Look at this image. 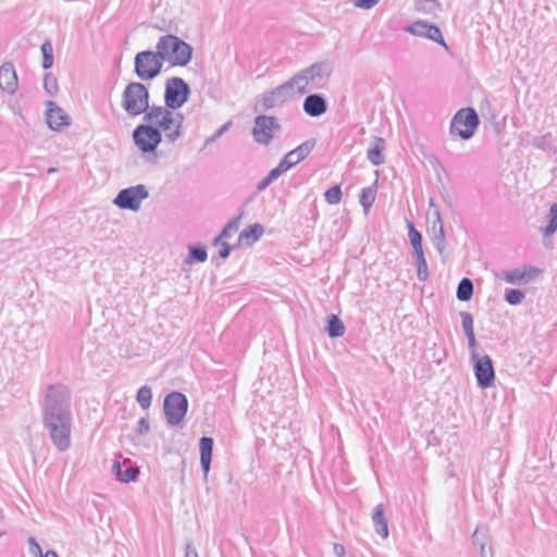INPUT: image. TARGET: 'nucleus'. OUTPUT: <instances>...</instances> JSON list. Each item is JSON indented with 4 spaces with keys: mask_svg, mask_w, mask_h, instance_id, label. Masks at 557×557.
Segmentation results:
<instances>
[{
    "mask_svg": "<svg viewBox=\"0 0 557 557\" xmlns=\"http://www.w3.org/2000/svg\"><path fill=\"white\" fill-rule=\"evenodd\" d=\"M71 392L63 385L48 387L42 409V424L59 451L71 447L72 434Z\"/></svg>",
    "mask_w": 557,
    "mask_h": 557,
    "instance_id": "nucleus-1",
    "label": "nucleus"
},
{
    "mask_svg": "<svg viewBox=\"0 0 557 557\" xmlns=\"http://www.w3.org/2000/svg\"><path fill=\"white\" fill-rule=\"evenodd\" d=\"M145 121L160 134L165 144H174L183 135L184 115L162 106H152L145 114Z\"/></svg>",
    "mask_w": 557,
    "mask_h": 557,
    "instance_id": "nucleus-2",
    "label": "nucleus"
},
{
    "mask_svg": "<svg viewBox=\"0 0 557 557\" xmlns=\"http://www.w3.org/2000/svg\"><path fill=\"white\" fill-rule=\"evenodd\" d=\"M333 74V65L327 61L313 63L297 72L289 83L297 97L324 89Z\"/></svg>",
    "mask_w": 557,
    "mask_h": 557,
    "instance_id": "nucleus-3",
    "label": "nucleus"
},
{
    "mask_svg": "<svg viewBox=\"0 0 557 557\" xmlns=\"http://www.w3.org/2000/svg\"><path fill=\"white\" fill-rule=\"evenodd\" d=\"M164 64L170 66H186L193 58V47L175 35H164L156 45Z\"/></svg>",
    "mask_w": 557,
    "mask_h": 557,
    "instance_id": "nucleus-4",
    "label": "nucleus"
},
{
    "mask_svg": "<svg viewBox=\"0 0 557 557\" xmlns=\"http://www.w3.org/2000/svg\"><path fill=\"white\" fill-rule=\"evenodd\" d=\"M122 107L129 115L146 114L151 108L147 87L139 82L129 83L122 95Z\"/></svg>",
    "mask_w": 557,
    "mask_h": 557,
    "instance_id": "nucleus-5",
    "label": "nucleus"
},
{
    "mask_svg": "<svg viewBox=\"0 0 557 557\" xmlns=\"http://www.w3.org/2000/svg\"><path fill=\"white\" fill-rule=\"evenodd\" d=\"M428 233L431 242L443 260L446 259L447 242L444 231V224L438 206L433 198L429 200V209L426 211Z\"/></svg>",
    "mask_w": 557,
    "mask_h": 557,
    "instance_id": "nucleus-6",
    "label": "nucleus"
},
{
    "mask_svg": "<svg viewBox=\"0 0 557 557\" xmlns=\"http://www.w3.org/2000/svg\"><path fill=\"white\" fill-rule=\"evenodd\" d=\"M163 64L157 49L140 51L134 58V71L140 81H152L159 76Z\"/></svg>",
    "mask_w": 557,
    "mask_h": 557,
    "instance_id": "nucleus-7",
    "label": "nucleus"
},
{
    "mask_svg": "<svg viewBox=\"0 0 557 557\" xmlns=\"http://www.w3.org/2000/svg\"><path fill=\"white\" fill-rule=\"evenodd\" d=\"M479 123L480 120L474 109L462 108L453 116L449 134L454 137L468 140L473 136Z\"/></svg>",
    "mask_w": 557,
    "mask_h": 557,
    "instance_id": "nucleus-8",
    "label": "nucleus"
},
{
    "mask_svg": "<svg viewBox=\"0 0 557 557\" xmlns=\"http://www.w3.org/2000/svg\"><path fill=\"white\" fill-rule=\"evenodd\" d=\"M149 198V190L146 185L138 184L121 189L112 203L121 209L131 212H138L141 209L143 202Z\"/></svg>",
    "mask_w": 557,
    "mask_h": 557,
    "instance_id": "nucleus-9",
    "label": "nucleus"
},
{
    "mask_svg": "<svg viewBox=\"0 0 557 557\" xmlns=\"http://www.w3.org/2000/svg\"><path fill=\"white\" fill-rule=\"evenodd\" d=\"M190 88L181 77L169 78L165 83L164 101L165 108L177 110L188 100Z\"/></svg>",
    "mask_w": 557,
    "mask_h": 557,
    "instance_id": "nucleus-10",
    "label": "nucleus"
},
{
    "mask_svg": "<svg viewBox=\"0 0 557 557\" xmlns=\"http://www.w3.org/2000/svg\"><path fill=\"white\" fill-rule=\"evenodd\" d=\"M404 30L414 37L436 42L448 48L440 27L424 20H416L404 27Z\"/></svg>",
    "mask_w": 557,
    "mask_h": 557,
    "instance_id": "nucleus-11",
    "label": "nucleus"
},
{
    "mask_svg": "<svg viewBox=\"0 0 557 557\" xmlns=\"http://www.w3.org/2000/svg\"><path fill=\"white\" fill-rule=\"evenodd\" d=\"M135 145L143 153L154 152L158 145L163 143L160 134L146 122L138 125L133 132Z\"/></svg>",
    "mask_w": 557,
    "mask_h": 557,
    "instance_id": "nucleus-12",
    "label": "nucleus"
},
{
    "mask_svg": "<svg viewBox=\"0 0 557 557\" xmlns=\"http://www.w3.org/2000/svg\"><path fill=\"white\" fill-rule=\"evenodd\" d=\"M187 398L178 392L169 394L163 404L164 414L170 424H178L187 411Z\"/></svg>",
    "mask_w": 557,
    "mask_h": 557,
    "instance_id": "nucleus-13",
    "label": "nucleus"
},
{
    "mask_svg": "<svg viewBox=\"0 0 557 557\" xmlns=\"http://www.w3.org/2000/svg\"><path fill=\"white\" fill-rule=\"evenodd\" d=\"M280 131V125L275 117L268 115H258L255 119L252 127V137L255 141L261 145H268L275 133Z\"/></svg>",
    "mask_w": 557,
    "mask_h": 557,
    "instance_id": "nucleus-14",
    "label": "nucleus"
},
{
    "mask_svg": "<svg viewBox=\"0 0 557 557\" xmlns=\"http://www.w3.org/2000/svg\"><path fill=\"white\" fill-rule=\"evenodd\" d=\"M296 94L289 83V79L284 84L275 87L273 90L263 95L260 100V106L264 110L277 108L286 101L296 98Z\"/></svg>",
    "mask_w": 557,
    "mask_h": 557,
    "instance_id": "nucleus-15",
    "label": "nucleus"
},
{
    "mask_svg": "<svg viewBox=\"0 0 557 557\" xmlns=\"http://www.w3.org/2000/svg\"><path fill=\"white\" fill-rule=\"evenodd\" d=\"M471 360L473 362L478 385L481 388L490 387L495 379V372L491 358L486 355H481L476 358H472Z\"/></svg>",
    "mask_w": 557,
    "mask_h": 557,
    "instance_id": "nucleus-16",
    "label": "nucleus"
},
{
    "mask_svg": "<svg viewBox=\"0 0 557 557\" xmlns=\"http://www.w3.org/2000/svg\"><path fill=\"white\" fill-rule=\"evenodd\" d=\"M314 144L311 141H306L295 148L294 150L289 151L285 154V157L281 160L277 168L282 173H285L288 171L292 166L299 163L301 160H304L312 150Z\"/></svg>",
    "mask_w": 557,
    "mask_h": 557,
    "instance_id": "nucleus-17",
    "label": "nucleus"
},
{
    "mask_svg": "<svg viewBox=\"0 0 557 557\" xmlns=\"http://www.w3.org/2000/svg\"><path fill=\"white\" fill-rule=\"evenodd\" d=\"M263 233L264 227L261 224L255 223L248 225L238 233L234 247L249 248L261 238Z\"/></svg>",
    "mask_w": 557,
    "mask_h": 557,
    "instance_id": "nucleus-18",
    "label": "nucleus"
},
{
    "mask_svg": "<svg viewBox=\"0 0 557 557\" xmlns=\"http://www.w3.org/2000/svg\"><path fill=\"white\" fill-rule=\"evenodd\" d=\"M46 119L47 124L52 131H60L62 127L70 124V116L64 112L63 109L58 107L54 102L49 101L47 103Z\"/></svg>",
    "mask_w": 557,
    "mask_h": 557,
    "instance_id": "nucleus-19",
    "label": "nucleus"
},
{
    "mask_svg": "<svg viewBox=\"0 0 557 557\" xmlns=\"http://www.w3.org/2000/svg\"><path fill=\"white\" fill-rule=\"evenodd\" d=\"M0 89L12 95L17 89V76L14 66L5 62L0 66Z\"/></svg>",
    "mask_w": 557,
    "mask_h": 557,
    "instance_id": "nucleus-20",
    "label": "nucleus"
},
{
    "mask_svg": "<svg viewBox=\"0 0 557 557\" xmlns=\"http://www.w3.org/2000/svg\"><path fill=\"white\" fill-rule=\"evenodd\" d=\"M112 473L119 481L123 483H129L136 480L139 473V469L137 467L131 466L128 460H116L112 465Z\"/></svg>",
    "mask_w": 557,
    "mask_h": 557,
    "instance_id": "nucleus-21",
    "label": "nucleus"
},
{
    "mask_svg": "<svg viewBox=\"0 0 557 557\" xmlns=\"http://www.w3.org/2000/svg\"><path fill=\"white\" fill-rule=\"evenodd\" d=\"M304 111L310 116H320L327 110L325 99L318 94H309L304 100Z\"/></svg>",
    "mask_w": 557,
    "mask_h": 557,
    "instance_id": "nucleus-22",
    "label": "nucleus"
},
{
    "mask_svg": "<svg viewBox=\"0 0 557 557\" xmlns=\"http://www.w3.org/2000/svg\"><path fill=\"white\" fill-rule=\"evenodd\" d=\"M385 149V141L381 137L374 136L371 140L370 148L367 151V158L373 165H381L384 163L383 151Z\"/></svg>",
    "mask_w": 557,
    "mask_h": 557,
    "instance_id": "nucleus-23",
    "label": "nucleus"
},
{
    "mask_svg": "<svg viewBox=\"0 0 557 557\" xmlns=\"http://www.w3.org/2000/svg\"><path fill=\"white\" fill-rule=\"evenodd\" d=\"M199 446H200V465H201L205 478H207V475L210 471L212 449H213V440L211 437L203 436L200 438Z\"/></svg>",
    "mask_w": 557,
    "mask_h": 557,
    "instance_id": "nucleus-24",
    "label": "nucleus"
},
{
    "mask_svg": "<svg viewBox=\"0 0 557 557\" xmlns=\"http://www.w3.org/2000/svg\"><path fill=\"white\" fill-rule=\"evenodd\" d=\"M384 506L382 504L376 505L373 508L372 512V522L375 529V532L381 535L383 539L388 536V525L387 520L384 515Z\"/></svg>",
    "mask_w": 557,
    "mask_h": 557,
    "instance_id": "nucleus-25",
    "label": "nucleus"
},
{
    "mask_svg": "<svg viewBox=\"0 0 557 557\" xmlns=\"http://www.w3.org/2000/svg\"><path fill=\"white\" fill-rule=\"evenodd\" d=\"M414 9L422 15L436 17L442 10V4L438 0H414Z\"/></svg>",
    "mask_w": 557,
    "mask_h": 557,
    "instance_id": "nucleus-26",
    "label": "nucleus"
},
{
    "mask_svg": "<svg viewBox=\"0 0 557 557\" xmlns=\"http://www.w3.org/2000/svg\"><path fill=\"white\" fill-rule=\"evenodd\" d=\"M208 253L205 247L190 245L188 246V253L184 259V264L191 265L194 262H206Z\"/></svg>",
    "mask_w": 557,
    "mask_h": 557,
    "instance_id": "nucleus-27",
    "label": "nucleus"
},
{
    "mask_svg": "<svg viewBox=\"0 0 557 557\" xmlns=\"http://www.w3.org/2000/svg\"><path fill=\"white\" fill-rule=\"evenodd\" d=\"M376 198V188L374 186L366 187L361 190L359 196V202L363 208L366 215L369 214L371 207L373 206Z\"/></svg>",
    "mask_w": 557,
    "mask_h": 557,
    "instance_id": "nucleus-28",
    "label": "nucleus"
},
{
    "mask_svg": "<svg viewBox=\"0 0 557 557\" xmlns=\"http://www.w3.org/2000/svg\"><path fill=\"white\" fill-rule=\"evenodd\" d=\"M408 236L413 249L414 257L424 256L421 233L417 231L411 223L408 224Z\"/></svg>",
    "mask_w": 557,
    "mask_h": 557,
    "instance_id": "nucleus-29",
    "label": "nucleus"
},
{
    "mask_svg": "<svg viewBox=\"0 0 557 557\" xmlns=\"http://www.w3.org/2000/svg\"><path fill=\"white\" fill-rule=\"evenodd\" d=\"M242 216H237L230 221L222 230L220 235L216 238H221L222 240L228 242L233 238L239 230Z\"/></svg>",
    "mask_w": 557,
    "mask_h": 557,
    "instance_id": "nucleus-30",
    "label": "nucleus"
},
{
    "mask_svg": "<svg viewBox=\"0 0 557 557\" xmlns=\"http://www.w3.org/2000/svg\"><path fill=\"white\" fill-rule=\"evenodd\" d=\"M326 332L332 338L341 337L345 333V325L336 315L333 314L329 319Z\"/></svg>",
    "mask_w": 557,
    "mask_h": 557,
    "instance_id": "nucleus-31",
    "label": "nucleus"
},
{
    "mask_svg": "<svg viewBox=\"0 0 557 557\" xmlns=\"http://www.w3.org/2000/svg\"><path fill=\"white\" fill-rule=\"evenodd\" d=\"M473 294V284L471 280L462 278L457 287V298L461 301L470 300Z\"/></svg>",
    "mask_w": 557,
    "mask_h": 557,
    "instance_id": "nucleus-32",
    "label": "nucleus"
},
{
    "mask_svg": "<svg viewBox=\"0 0 557 557\" xmlns=\"http://www.w3.org/2000/svg\"><path fill=\"white\" fill-rule=\"evenodd\" d=\"M557 231V202L553 203L548 212V224L543 228V235L549 237Z\"/></svg>",
    "mask_w": 557,
    "mask_h": 557,
    "instance_id": "nucleus-33",
    "label": "nucleus"
},
{
    "mask_svg": "<svg viewBox=\"0 0 557 557\" xmlns=\"http://www.w3.org/2000/svg\"><path fill=\"white\" fill-rule=\"evenodd\" d=\"M136 400L138 405L144 409L147 410L151 406L152 400V392L151 388L147 385L141 386L137 391Z\"/></svg>",
    "mask_w": 557,
    "mask_h": 557,
    "instance_id": "nucleus-34",
    "label": "nucleus"
},
{
    "mask_svg": "<svg viewBox=\"0 0 557 557\" xmlns=\"http://www.w3.org/2000/svg\"><path fill=\"white\" fill-rule=\"evenodd\" d=\"M41 53H42V67L45 70L50 69L53 64V47L50 41H45L41 45Z\"/></svg>",
    "mask_w": 557,
    "mask_h": 557,
    "instance_id": "nucleus-35",
    "label": "nucleus"
},
{
    "mask_svg": "<svg viewBox=\"0 0 557 557\" xmlns=\"http://www.w3.org/2000/svg\"><path fill=\"white\" fill-rule=\"evenodd\" d=\"M417 262V276L421 282H425L429 278V269L426 259L424 256L416 257Z\"/></svg>",
    "mask_w": 557,
    "mask_h": 557,
    "instance_id": "nucleus-36",
    "label": "nucleus"
},
{
    "mask_svg": "<svg viewBox=\"0 0 557 557\" xmlns=\"http://www.w3.org/2000/svg\"><path fill=\"white\" fill-rule=\"evenodd\" d=\"M283 173L280 171V169L276 166L274 168L273 170H271L269 172V174L262 178L258 186H257V189L258 190H264L272 182H274L275 180H277Z\"/></svg>",
    "mask_w": 557,
    "mask_h": 557,
    "instance_id": "nucleus-37",
    "label": "nucleus"
},
{
    "mask_svg": "<svg viewBox=\"0 0 557 557\" xmlns=\"http://www.w3.org/2000/svg\"><path fill=\"white\" fill-rule=\"evenodd\" d=\"M213 245L218 247L219 256L222 259H226L230 256L231 251L236 248L234 247V245H231L228 242L222 240L221 238H215Z\"/></svg>",
    "mask_w": 557,
    "mask_h": 557,
    "instance_id": "nucleus-38",
    "label": "nucleus"
},
{
    "mask_svg": "<svg viewBox=\"0 0 557 557\" xmlns=\"http://www.w3.org/2000/svg\"><path fill=\"white\" fill-rule=\"evenodd\" d=\"M324 197L327 203L337 205L342 200V189L339 186H333L324 193Z\"/></svg>",
    "mask_w": 557,
    "mask_h": 557,
    "instance_id": "nucleus-39",
    "label": "nucleus"
},
{
    "mask_svg": "<svg viewBox=\"0 0 557 557\" xmlns=\"http://www.w3.org/2000/svg\"><path fill=\"white\" fill-rule=\"evenodd\" d=\"M349 2L359 10L369 11L375 8L380 0H349Z\"/></svg>",
    "mask_w": 557,
    "mask_h": 557,
    "instance_id": "nucleus-40",
    "label": "nucleus"
},
{
    "mask_svg": "<svg viewBox=\"0 0 557 557\" xmlns=\"http://www.w3.org/2000/svg\"><path fill=\"white\" fill-rule=\"evenodd\" d=\"M462 330L466 334L474 333L473 331V318L469 312H460Z\"/></svg>",
    "mask_w": 557,
    "mask_h": 557,
    "instance_id": "nucleus-41",
    "label": "nucleus"
},
{
    "mask_svg": "<svg viewBox=\"0 0 557 557\" xmlns=\"http://www.w3.org/2000/svg\"><path fill=\"white\" fill-rule=\"evenodd\" d=\"M44 87L50 94L54 95L58 91V83L55 76L48 73L44 77Z\"/></svg>",
    "mask_w": 557,
    "mask_h": 557,
    "instance_id": "nucleus-42",
    "label": "nucleus"
},
{
    "mask_svg": "<svg viewBox=\"0 0 557 557\" xmlns=\"http://www.w3.org/2000/svg\"><path fill=\"white\" fill-rule=\"evenodd\" d=\"M543 273V270L536 267H524V284L531 281H535Z\"/></svg>",
    "mask_w": 557,
    "mask_h": 557,
    "instance_id": "nucleus-43",
    "label": "nucleus"
},
{
    "mask_svg": "<svg viewBox=\"0 0 557 557\" xmlns=\"http://www.w3.org/2000/svg\"><path fill=\"white\" fill-rule=\"evenodd\" d=\"M506 300L511 305H518L522 300V292L518 289H507L505 294Z\"/></svg>",
    "mask_w": 557,
    "mask_h": 557,
    "instance_id": "nucleus-44",
    "label": "nucleus"
},
{
    "mask_svg": "<svg viewBox=\"0 0 557 557\" xmlns=\"http://www.w3.org/2000/svg\"><path fill=\"white\" fill-rule=\"evenodd\" d=\"M29 553L33 557H42L45 554L41 550L40 545L34 537L28 539Z\"/></svg>",
    "mask_w": 557,
    "mask_h": 557,
    "instance_id": "nucleus-45",
    "label": "nucleus"
},
{
    "mask_svg": "<svg viewBox=\"0 0 557 557\" xmlns=\"http://www.w3.org/2000/svg\"><path fill=\"white\" fill-rule=\"evenodd\" d=\"M230 126H231V122L223 124L218 131H215L214 134H212L210 137H208L206 139L205 144L209 145V144L215 141L219 137H221L228 129Z\"/></svg>",
    "mask_w": 557,
    "mask_h": 557,
    "instance_id": "nucleus-46",
    "label": "nucleus"
},
{
    "mask_svg": "<svg viewBox=\"0 0 557 557\" xmlns=\"http://www.w3.org/2000/svg\"><path fill=\"white\" fill-rule=\"evenodd\" d=\"M466 337L468 339V345H469V348H470L471 359L472 358H476L478 356H481L476 351V341H475L474 333L466 334Z\"/></svg>",
    "mask_w": 557,
    "mask_h": 557,
    "instance_id": "nucleus-47",
    "label": "nucleus"
},
{
    "mask_svg": "<svg viewBox=\"0 0 557 557\" xmlns=\"http://www.w3.org/2000/svg\"><path fill=\"white\" fill-rule=\"evenodd\" d=\"M503 277L508 283H517L522 278V273L520 271H511V272H505L503 274Z\"/></svg>",
    "mask_w": 557,
    "mask_h": 557,
    "instance_id": "nucleus-48",
    "label": "nucleus"
},
{
    "mask_svg": "<svg viewBox=\"0 0 557 557\" xmlns=\"http://www.w3.org/2000/svg\"><path fill=\"white\" fill-rule=\"evenodd\" d=\"M150 430V424L147 418H141L137 424V432L140 435L147 434Z\"/></svg>",
    "mask_w": 557,
    "mask_h": 557,
    "instance_id": "nucleus-49",
    "label": "nucleus"
},
{
    "mask_svg": "<svg viewBox=\"0 0 557 557\" xmlns=\"http://www.w3.org/2000/svg\"><path fill=\"white\" fill-rule=\"evenodd\" d=\"M333 554L335 557H351L347 554L345 547L341 543H334L333 544Z\"/></svg>",
    "mask_w": 557,
    "mask_h": 557,
    "instance_id": "nucleus-50",
    "label": "nucleus"
},
{
    "mask_svg": "<svg viewBox=\"0 0 557 557\" xmlns=\"http://www.w3.org/2000/svg\"><path fill=\"white\" fill-rule=\"evenodd\" d=\"M480 549H481L482 557H492V550L490 547L486 546V544L481 543Z\"/></svg>",
    "mask_w": 557,
    "mask_h": 557,
    "instance_id": "nucleus-51",
    "label": "nucleus"
},
{
    "mask_svg": "<svg viewBox=\"0 0 557 557\" xmlns=\"http://www.w3.org/2000/svg\"><path fill=\"white\" fill-rule=\"evenodd\" d=\"M185 557H199L197 550L191 546H186Z\"/></svg>",
    "mask_w": 557,
    "mask_h": 557,
    "instance_id": "nucleus-52",
    "label": "nucleus"
},
{
    "mask_svg": "<svg viewBox=\"0 0 557 557\" xmlns=\"http://www.w3.org/2000/svg\"><path fill=\"white\" fill-rule=\"evenodd\" d=\"M42 557H59L54 550H47Z\"/></svg>",
    "mask_w": 557,
    "mask_h": 557,
    "instance_id": "nucleus-53",
    "label": "nucleus"
},
{
    "mask_svg": "<svg viewBox=\"0 0 557 557\" xmlns=\"http://www.w3.org/2000/svg\"><path fill=\"white\" fill-rule=\"evenodd\" d=\"M48 172L49 173H53V172H55V169L51 168V169L48 170Z\"/></svg>",
    "mask_w": 557,
    "mask_h": 557,
    "instance_id": "nucleus-54",
    "label": "nucleus"
}]
</instances>
